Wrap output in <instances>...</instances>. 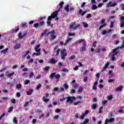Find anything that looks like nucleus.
Segmentation results:
<instances>
[{"instance_id":"1","label":"nucleus","mask_w":124,"mask_h":124,"mask_svg":"<svg viewBox=\"0 0 124 124\" xmlns=\"http://www.w3.org/2000/svg\"><path fill=\"white\" fill-rule=\"evenodd\" d=\"M40 47V45H37L34 48V50L35 52H37V53L34 52L32 54V56H40V54H41L40 53V51H41V49L39 48Z\"/></svg>"},{"instance_id":"2","label":"nucleus","mask_w":124,"mask_h":124,"mask_svg":"<svg viewBox=\"0 0 124 124\" xmlns=\"http://www.w3.org/2000/svg\"><path fill=\"white\" fill-rule=\"evenodd\" d=\"M60 56L62 60H65V57L67 56V53H66V50H65V49L61 50Z\"/></svg>"},{"instance_id":"3","label":"nucleus","mask_w":124,"mask_h":124,"mask_svg":"<svg viewBox=\"0 0 124 124\" xmlns=\"http://www.w3.org/2000/svg\"><path fill=\"white\" fill-rule=\"evenodd\" d=\"M75 25H76V22H73L72 24H70L69 26V28L70 29V30H76V29H77L78 28H79V27H80V26H81L80 24H77V25L75 26Z\"/></svg>"},{"instance_id":"4","label":"nucleus","mask_w":124,"mask_h":124,"mask_svg":"<svg viewBox=\"0 0 124 124\" xmlns=\"http://www.w3.org/2000/svg\"><path fill=\"white\" fill-rule=\"evenodd\" d=\"M64 10H65L66 12H72L74 10V7H71L69 8V5L67 4L64 8Z\"/></svg>"},{"instance_id":"5","label":"nucleus","mask_w":124,"mask_h":124,"mask_svg":"<svg viewBox=\"0 0 124 124\" xmlns=\"http://www.w3.org/2000/svg\"><path fill=\"white\" fill-rule=\"evenodd\" d=\"M106 19H102L100 21L101 23V26L99 28V30H101L103 28V27H105L106 26H107V24H106Z\"/></svg>"},{"instance_id":"6","label":"nucleus","mask_w":124,"mask_h":124,"mask_svg":"<svg viewBox=\"0 0 124 124\" xmlns=\"http://www.w3.org/2000/svg\"><path fill=\"white\" fill-rule=\"evenodd\" d=\"M58 13L59 11H55L51 14V16H53V19H55V21H57V20H59V17H58Z\"/></svg>"},{"instance_id":"7","label":"nucleus","mask_w":124,"mask_h":124,"mask_svg":"<svg viewBox=\"0 0 124 124\" xmlns=\"http://www.w3.org/2000/svg\"><path fill=\"white\" fill-rule=\"evenodd\" d=\"M75 99H76V97H75V96H68L67 98L66 102H70V103H72Z\"/></svg>"},{"instance_id":"8","label":"nucleus","mask_w":124,"mask_h":124,"mask_svg":"<svg viewBox=\"0 0 124 124\" xmlns=\"http://www.w3.org/2000/svg\"><path fill=\"white\" fill-rule=\"evenodd\" d=\"M45 94V96L43 97L42 100L44 101V102H48V101H50V99L46 98V97L47 98L49 96V93H46Z\"/></svg>"},{"instance_id":"9","label":"nucleus","mask_w":124,"mask_h":124,"mask_svg":"<svg viewBox=\"0 0 124 124\" xmlns=\"http://www.w3.org/2000/svg\"><path fill=\"white\" fill-rule=\"evenodd\" d=\"M120 48H121V47L120 46L114 48L113 50H112V54H113V55H116L117 54H119V52H120V50H119V49H120Z\"/></svg>"},{"instance_id":"10","label":"nucleus","mask_w":124,"mask_h":124,"mask_svg":"<svg viewBox=\"0 0 124 124\" xmlns=\"http://www.w3.org/2000/svg\"><path fill=\"white\" fill-rule=\"evenodd\" d=\"M78 14L81 15V16H84L85 14L87 13V11H83L82 9H79V11L78 12Z\"/></svg>"},{"instance_id":"11","label":"nucleus","mask_w":124,"mask_h":124,"mask_svg":"<svg viewBox=\"0 0 124 124\" xmlns=\"http://www.w3.org/2000/svg\"><path fill=\"white\" fill-rule=\"evenodd\" d=\"M26 35H27L26 32H24L23 35H22V32H20L18 34V37L19 38V39H22V38H23V37H25Z\"/></svg>"},{"instance_id":"12","label":"nucleus","mask_w":124,"mask_h":124,"mask_svg":"<svg viewBox=\"0 0 124 124\" xmlns=\"http://www.w3.org/2000/svg\"><path fill=\"white\" fill-rule=\"evenodd\" d=\"M113 122H115V119L114 118L107 119L105 120V124H107L108 123H113Z\"/></svg>"},{"instance_id":"13","label":"nucleus","mask_w":124,"mask_h":124,"mask_svg":"<svg viewBox=\"0 0 124 124\" xmlns=\"http://www.w3.org/2000/svg\"><path fill=\"white\" fill-rule=\"evenodd\" d=\"M123 88L124 87H123V86H120L116 89L115 91L116 92H122V91H123Z\"/></svg>"},{"instance_id":"14","label":"nucleus","mask_w":124,"mask_h":124,"mask_svg":"<svg viewBox=\"0 0 124 124\" xmlns=\"http://www.w3.org/2000/svg\"><path fill=\"white\" fill-rule=\"evenodd\" d=\"M111 31H112L111 30H108V31L106 30H104L103 31V32H102V34L104 35L105 34H106V33H109V32H111Z\"/></svg>"},{"instance_id":"15","label":"nucleus","mask_w":124,"mask_h":124,"mask_svg":"<svg viewBox=\"0 0 124 124\" xmlns=\"http://www.w3.org/2000/svg\"><path fill=\"white\" fill-rule=\"evenodd\" d=\"M72 40V39L71 38H69L68 39H67L64 44V46H66V45L69 44V42H70Z\"/></svg>"},{"instance_id":"16","label":"nucleus","mask_w":124,"mask_h":124,"mask_svg":"<svg viewBox=\"0 0 124 124\" xmlns=\"http://www.w3.org/2000/svg\"><path fill=\"white\" fill-rule=\"evenodd\" d=\"M19 48H21V44H16L14 47L15 50H17V49H19Z\"/></svg>"},{"instance_id":"17","label":"nucleus","mask_w":124,"mask_h":124,"mask_svg":"<svg viewBox=\"0 0 124 124\" xmlns=\"http://www.w3.org/2000/svg\"><path fill=\"white\" fill-rule=\"evenodd\" d=\"M80 52L86 51V44L83 45L82 47L80 49Z\"/></svg>"},{"instance_id":"18","label":"nucleus","mask_w":124,"mask_h":124,"mask_svg":"<svg viewBox=\"0 0 124 124\" xmlns=\"http://www.w3.org/2000/svg\"><path fill=\"white\" fill-rule=\"evenodd\" d=\"M49 63H51V64H55V63H57V61L54 60V58H52L50 60Z\"/></svg>"},{"instance_id":"19","label":"nucleus","mask_w":124,"mask_h":124,"mask_svg":"<svg viewBox=\"0 0 124 124\" xmlns=\"http://www.w3.org/2000/svg\"><path fill=\"white\" fill-rule=\"evenodd\" d=\"M33 92V89H31L29 91H27V95H31V93Z\"/></svg>"},{"instance_id":"20","label":"nucleus","mask_w":124,"mask_h":124,"mask_svg":"<svg viewBox=\"0 0 124 124\" xmlns=\"http://www.w3.org/2000/svg\"><path fill=\"white\" fill-rule=\"evenodd\" d=\"M30 53H31V50H27L26 52H25V54L23 56V59H25V58H26V57H27V56H28Z\"/></svg>"},{"instance_id":"21","label":"nucleus","mask_w":124,"mask_h":124,"mask_svg":"<svg viewBox=\"0 0 124 124\" xmlns=\"http://www.w3.org/2000/svg\"><path fill=\"white\" fill-rule=\"evenodd\" d=\"M115 80L116 79L115 78H109L108 79V83H114V82H115Z\"/></svg>"},{"instance_id":"22","label":"nucleus","mask_w":124,"mask_h":124,"mask_svg":"<svg viewBox=\"0 0 124 124\" xmlns=\"http://www.w3.org/2000/svg\"><path fill=\"white\" fill-rule=\"evenodd\" d=\"M7 51H8V48L7 47L5 49H3L2 50H1V51H0V53L5 54L6 53H7Z\"/></svg>"},{"instance_id":"23","label":"nucleus","mask_w":124,"mask_h":124,"mask_svg":"<svg viewBox=\"0 0 124 124\" xmlns=\"http://www.w3.org/2000/svg\"><path fill=\"white\" fill-rule=\"evenodd\" d=\"M63 87H64V89H65L66 90L69 89V86H68V85L66 83H64L63 85Z\"/></svg>"},{"instance_id":"24","label":"nucleus","mask_w":124,"mask_h":124,"mask_svg":"<svg viewBox=\"0 0 124 124\" xmlns=\"http://www.w3.org/2000/svg\"><path fill=\"white\" fill-rule=\"evenodd\" d=\"M63 4H64V2L63 1L60 2L59 3V8L60 9H62L63 6Z\"/></svg>"},{"instance_id":"25","label":"nucleus","mask_w":124,"mask_h":124,"mask_svg":"<svg viewBox=\"0 0 124 124\" xmlns=\"http://www.w3.org/2000/svg\"><path fill=\"white\" fill-rule=\"evenodd\" d=\"M14 74H15V72H13L12 73H11L8 75H7V77H9V78H10V77H12V76H13V75H14Z\"/></svg>"},{"instance_id":"26","label":"nucleus","mask_w":124,"mask_h":124,"mask_svg":"<svg viewBox=\"0 0 124 124\" xmlns=\"http://www.w3.org/2000/svg\"><path fill=\"white\" fill-rule=\"evenodd\" d=\"M16 88L17 90H20L22 88V84L20 83L16 84Z\"/></svg>"},{"instance_id":"27","label":"nucleus","mask_w":124,"mask_h":124,"mask_svg":"<svg viewBox=\"0 0 124 124\" xmlns=\"http://www.w3.org/2000/svg\"><path fill=\"white\" fill-rule=\"evenodd\" d=\"M55 30H52L50 32H48V34H50V35H55Z\"/></svg>"},{"instance_id":"28","label":"nucleus","mask_w":124,"mask_h":124,"mask_svg":"<svg viewBox=\"0 0 124 124\" xmlns=\"http://www.w3.org/2000/svg\"><path fill=\"white\" fill-rule=\"evenodd\" d=\"M60 52H61V49H60L59 48H58L57 50H56V53L55 54V57H58V56H59V55L60 54Z\"/></svg>"},{"instance_id":"29","label":"nucleus","mask_w":124,"mask_h":124,"mask_svg":"<svg viewBox=\"0 0 124 124\" xmlns=\"http://www.w3.org/2000/svg\"><path fill=\"white\" fill-rule=\"evenodd\" d=\"M56 74V72L52 73L51 74V75L49 76V78H54L55 77V75Z\"/></svg>"},{"instance_id":"30","label":"nucleus","mask_w":124,"mask_h":124,"mask_svg":"<svg viewBox=\"0 0 124 124\" xmlns=\"http://www.w3.org/2000/svg\"><path fill=\"white\" fill-rule=\"evenodd\" d=\"M39 25L40 27H43V26L45 25V22H44V21H42L39 23Z\"/></svg>"},{"instance_id":"31","label":"nucleus","mask_w":124,"mask_h":124,"mask_svg":"<svg viewBox=\"0 0 124 124\" xmlns=\"http://www.w3.org/2000/svg\"><path fill=\"white\" fill-rule=\"evenodd\" d=\"M13 122L16 124H18V120H17V118L16 117L14 118V119H13Z\"/></svg>"},{"instance_id":"32","label":"nucleus","mask_w":124,"mask_h":124,"mask_svg":"<svg viewBox=\"0 0 124 124\" xmlns=\"http://www.w3.org/2000/svg\"><path fill=\"white\" fill-rule=\"evenodd\" d=\"M89 119H85L83 123H81L80 124H89Z\"/></svg>"},{"instance_id":"33","label":"nucleus","mask_w":124,"mask_h":124,"mask_svg":"<svg viewBox=\"0 0 124 124\" xmlns=\"http://www.w3.org/2000/svg\"><path fill=\"white\" fill-rule=\"evenodd\" d=\"M34 76V74L33 73V72H30L29 74V78H32Z\"/></svg>"},{"instance_id":"34","label":"nucleus","mask_w":124,"mask_h":124,"mask_svg":"<svg viewBox=\"0 0 124 124\" xmlns=\"http://www.w3.org/2000/svg\"><path fill=\"white\" fill-rule=\"evenodd\" d=\"M30 80L29 79H26L25 81H24V85H28V84H30Z\"/></svg>"},{"instance_id":"35","label":"nucleus","mask_w":124,"mask_h":124,"mask_svg":"<svg viewBox=\"0 0 124 124\" xmlns=\"http://www.w3.org/2000/svg\"><path fill=\"white\" fill-rule=\"evenodd\" d=\"M44 118H45V115L44 114H42L39 117V119L40 120L42 119L43 120H44Z\"/></svg>"},{"instance_id":"36","label":"nucleus","mask_w":124,"mask_h":124,"mask_svg":"<svg viewBox=\"0 0 124 124\" xmlns=\"http://www.w3.org/2000/svg\"><path fill=\"white\" fill-rule=\"evenodd\" d=\"M82 43V45L86 44V41L84 39L81 40L79 41V43Z\"/></svg>"},{"instance_id":"37","label":"nucleus","mask_w":124,"mask_h":124,"mask_svg":"<svg viewBox=\"0 0 124 124\" xmlns=\"http://www.w3.org/2000/svg\"><path fill=\"white\" fill-rule=\"evenodd\" d=\"M83 87L80 86L78 90V93H82V92H83Z\"/></svg>"},{"instance_id":"38","label":"nucleus","mask_w":124,"mask_h":124,"mask_svg":"<svg viewBox=\"0 0 124 124\" xmlns=\"http://www.w3.org/2000/svg\"><path fill=\"white\" fill-rule=\"evenodd\" d=\"M13 110V107H11L8 108V113H10L12 112V110Z\"/></svg>"},{"instance_id":"39","label":"nucleus","mask_w":124,"mask_h":124,"mask_svg":"<svg viewBox=\"0 0 124 124\" xmlns=\"http://www.w3.org/2000/svg\"><path fill=\"white\" fill-rule=\"evenodd\" d=\"M82 24L84 28H88V27H89V24H87L86 22H82Z\"/></svg>"},{"instance_id":"40","label":"nucleus","mask_w":124,"mask_h":124,"mask_svg":"<svg viewBox=\"0 0 124 124\" xmlns=\"http://www.w3.org/2000/svg\"><path fill=\"white\" fill-rule=\"evenodd\" d=\"M92 108H93V109H96L97 106L96 105V104H94L92 106Z\"/></svg>"},{"instance_id":"41","label":"nucleus","mask_w":124,"mask_h":124,"mask_svg":"<svg viewBox=\"0 0 124 124\" xmlns=\"http://www.w3.org/2000/svg\"><path fill=\"white\" fill-rule=\"evenodd\" d=\"M50 69V66H46L44 69V71H48Z\"/></svg>"},{"instance_id":"42","label":"nucleus","mask_w":124,"mask_h":124,"mask_svg":"<svg viewBox=\"0 0 124 124\" xmlns=\"http://www.w3.org/2000/svg\"><path fill=\"white\" fill-rule=\"evenodd\" d=\"M73 88L75 90H77V89H78V88H79V85L76 84H75L74 86H73Z\"/></svg>"},{"instance_id":"43","label":"nucleus","mask_w":124,"mask_h":124,"mask_svg":"<svg viewBox=\"0 0 124 124\" xmlns=\"http://www.w3.org/2000/svg\"><path fill=\"white\" fill-rule=\"evenodd\" d=\"M114 24H115V22L114 21H111L110 23V26L109 28H113L114 27Z\"/></svg>"},{"instance_id":"44","label":"nucleus","mask_w":124,"mask_h":124,"mask_svg":"<svg viewBox=\"0 0 124 124\" xmlns=\"http://www.w3.org/2000/svg\"><path fill=\"white\" fill-rule=\"evenodd\" d=\"M19 31V28H16V29H15V30H13V33H16V32H17V31Z\"/></svg>"},{"instance_id":"45","label":"nucleus","mask_w":124,"mask_h":124,"mask_svg":"<svg viewBox=\"0 0 124 124\" xmlns=\"http://www.w3.org/2000/svg\"><path fill=\"white\" fill-rule=\"evenodd\" d=\"M120 27L124 28V21H121Z\"/></svg>"},{"instance_id":"46","label":"nucleus","mask_w":124,"mask_h":124,"mask_svg":"<svg viewBox=\"0 0 124 124\" xmlns=\"http://www.w3.org/2000/svg\"><path fill=\"white\" fill-rule=\"evenodd\" d=\"M85 5H86V2H83L80 5L81 8H83V7H84Z\"/></svg>"},{"instance_id":"47","label":"nucleus","mask_w":124,"mask_h":124,"mask_svg":"<svg viewBox=\"0 0 124 124\" xmlns=\"http://www.w3.org/2000/svg\"><path fill=\"white\" fill-rule=\"evenodd\" d=\"M21 27L22 28H24V27H28V25H27V23H22Z\"/></svg>"},{"instance_id":"48","label":"nucleus","mask_w":124,"mask_h":124,"mask_svg":"<svg viewBox=\"0 0 124 124\" xmlns=\"http://www.w3.org/2000/svg\"><path fill=\"white\" fill-rule=\"evenodd\" d=\"M102 109H103V107H100V108H99V113H103V111H102Z\"/></svg>"},{"instance_id":"49","label":"nucleus","mask_w":124,"mask_h":124,"mask_svg":"<svg viewBox=\"0 0 124 124\" xmlns=\"http://www.w3.org/2000/svg\"><path fill=\"white\" fill-rule=\"evenodd\" d=\"M97 8V6L95 5H92V9L93 10H94Z\"/></svg>"},{"instance_id":"50","label":"nucleus","mask_w":124,"mask_h":124,"mask_svg":"<svg viewBox=\"0 0 124 124\" xmlns=\"http://www.w3.org/2000/svg\"><path fill=\"white\" fill-rule=\"evenodd\" d=\"M61 78V76L59 74L55 75V78H56V79H59V78Z\"/></svg>"},{"instance_id":"51","label":"nucleus","mask_w":124,"mask_h":124,"mask_svg":"<svg viewBox=\"0 0 124 124\" xmlns=\"http://www.w3.org/2000/svg\"><path fill=\"white\" fill-rule=\"evenodd\" d=\"M113 99V96L112 95H110L108 97V100H111Z\"/></svg>"},{"instance_id":"52","label":"nucleus","mask_w":124,"mask_h":124,"mask_svg":"<svg viewBox=\"0 0 124 124\" xmlns=\"http://www.w3.org/2000/svg\"><path fill=\"white\" fill-rule=\"evenodd\" d=\"M41 87H42L41 84H38L36 88V90H39V89H40Z\"/></svg>"},{"instance_id":"53","label":"nucleus","mask_w":124,"mask_h":124,"mask_svg":"<svg viewBox=\"0 0 124 124\" xmlns=\"http://www.w3.org/2000/svg\"><path fill=\"white\" fill-rule=\"evenodd\" d=\"M33 27H34V28H38V27H40L39 23H36V24H34Z\"/></svg>"},{"instance_id":"54","label":"nucleus","mask_w":124,"mask_h":124,"mask_svg":"<svg viewBox=\"0 0 124 124\" xmlns=\"http://www.w3.org/2000/svg\"><path fill=\"white\" fill-rule=\"evenodd\" d=\"M32 62H33V59H31L29 60V61L28 62V63H32Z\"/></svg>"},{"instance_id":"55","label":"nucleus","mask_w":124,"mask_h":124,"mask_svg":"<svg viewBox=\"0 0 124 124\" xmlns=\"http://www.w3.org/2000/svg\"><path fill=\"white\" fill-rule=\"evenodd\" d=\"M52 19H53V16H50L48 17L47 20L51 21V20H52Z\"/></svg>"},{"instance_id":"56","label":"nucleus","mask_w":124,"mask_h":124,"mask_svg":"<svg viewBox=\"0 0 124 124\" xmlns=\"http://www.w3.org/2000/svg\"><path fill=\"white\" fill-rule=\"evenodd\" d=\"M46 32H47V30H45L41 34L42 36L45 35V34H46Z\"/></svg>"},{"instance_id":"57","label":"nucleus","mask_w":124,"mask_h":124,"mask_svg":"<svg viewBox=\"0 0 124 124\" xmlns=\"http://www.w3.org/2000/svg\"><path fill=\"white\" fill-rule=\"evenodd\" d=\"M120 7H121V9L122 10H124V4H123V3H121L120 5Z\"/></svg>"},{"instance_id":"58","label":"nucleus","mask_w":124,"mask_h":124,"mask_svg":"<svg viewBox=\"0 0 124 124\" xmlns=\"http://www.w3.org/2000/svg\"><path fill=\"white\" fill-rule=\"evenodd\" d=\"M60 117V116L56 115L54 116L53 119H55V120H59V118Z\"/></svg>"},{"instance_id":"59","label":"nucleus","mask_w":124,"mask_h":124,"mask_svg":"<svg viewBox=\"0 0 124 124\" xmlns=\"http://www.w3.org/2000/svg\"><path fill=\"white\" fill-rule=\"evenodd\" d=\"M37 121V120H36V119H34L32 120L31 123L32 124H36Z\"/></svg>"},{"instance_id":"60","label":"nucleus","mask_w":124,"mask_h":124,"mask_svg":"<svg viewBox=\"0 0 124 124\" xmlns=\"http://www.w3.org/2000/svg\"><path fill=\"white\" fill-rule=\"evenodd\" d=\"M75 59V55H72L70 58L69 60H74Z\"/></svg>"},{"instance_id":"61","label":"nucleus","mask_w":124,"mask_h":124,"mask_svg":"<svg viewBox=\"0 0 124 124\" xmlns=\"http://www.w3.org/2000/svg\"><path fill=\"white\" fill-rule=\"evenodd\" d=\"M108 66H109V62H108L105 64L104 67L108 68Z\"/></svg>"},{"instance_id":"62","label":"nucleus","mask_w":124,"mask_h":124,"mask_svg":"<svg viewBox=\"0 0 124 124\" xmlns=\"http://www.w3.org/2000/svg\"><path fill=\"white\" fill-rule=\"evenodd\" d=\"M108 66H109V62H108L105 64L104 67L108 68Z\"/></svg>"},{"instance_id":"63","label":"nucleus","mask_w":124,"mask_h":124,"mask_svg":"<svg viewBox=\"0 0 124 124\" xmlns=\"http://www.w3.org/2000/svg\"><path fill=\"white\" fill-rule=\"evenodd\" d=\"M81 103V101H78V102H76L74 103V105H78V104H79V103Z\"/></svg>"},{"instance_id":"64","label":"nucleus","mask_w":124,"mask_h":124,"mask_svg":"<svg viewBox=\"0 0 124 124\" xmlns=\"http://www.w3.org/2000/svg\"><path fill=\"white\" fill-rule=\"evenodd\" d=\"M120 47V49H123V48H124V39L123 40V45H122Z\"/></svg>"}]
</instances>
